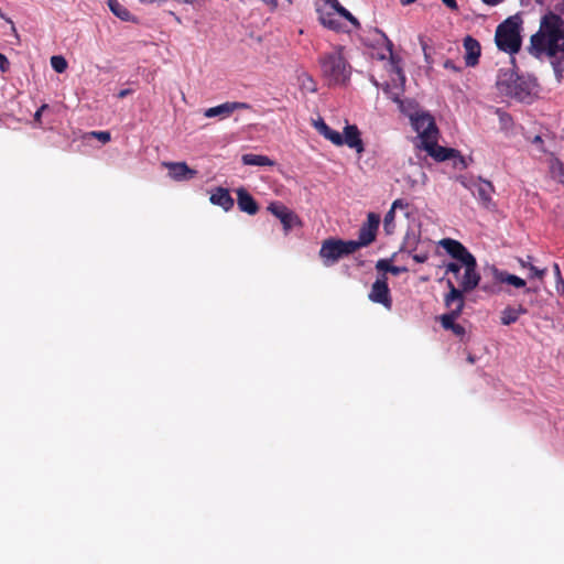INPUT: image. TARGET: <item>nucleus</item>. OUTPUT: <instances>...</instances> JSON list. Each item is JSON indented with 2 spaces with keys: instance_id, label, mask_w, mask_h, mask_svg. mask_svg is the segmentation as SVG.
<instances>
[{
  "instance_id": "53",
  "label": "nucleus",
  "mask_w": 564,
  "mask_h": 564,
  "mask_svg": "<svg viewBox=\"0 0 564 564\" xmlns=\"http://www.w3.org/2000/svg\"><path fill=\"white\" fill-rule=\"evenodd\" d=\"M534 142H542L541 137H540V135H536V137L534 138Z\"/></svg>"
},
{
  "instance_id": "42",
  "label": "nucleus",
  "mask_w": 564,
  "mask_h": 564,
  "mask_svg": "<svg viewBox=\"0 0 564 564\" xmlns=\"http://www.w3.org/2000/svg\"><path fill=\"white\" fill-rule=\"evenodd\" d=\"M412 258L417 263H424L429 259V256L427 253H415Z\"/></svg>"
},
{
  "instance_id": "54",
  "label": "nucleus",
  "mask_w": 564,
  "mask_h": 564,
  "mask_svg": "<svg viewBox=\"0 0 564 564\" xmlns=\"http://www.w3.org/2000/svg\"><path fill=\"white\" fill-rule=\"evenodd\" d=\"M290 3L292 2V0H288Z\"/></svg>"
},
{
  "instance_id": "14",
  "label": "nucleus",
  "mask_w": 564,
  "mask_h": 564,
  "mask_svg": "<svg viewBox=\"0 0 564 564\" xmlns=\"http://www.w3.org/2000/svg\"><path fill=\"white\" fill-rule=\"evenodd\" d=\"M494 193L495 187L489 181L479 178L473 184V194L485 208H491L495 206L492 202Z\"/></svg>"
},
{
  "instance_id": "23",
  "label": "nucleus",
  "mask_w": 564,
  "mask_h": 564,
  "mask_svg": "<svg viewBox=\"0 0 564 564\" xmlns=\"http://www.w3.org/2000/svg\"><path fill=\"white\" fill-rule=\"evenodd\" d=\"M494 278L499 283H507L510 284L517 289H522L525 286V281L521 279L520 276H517L514 274H511L507 271L498 270L497 268H494Z\"/></svg>"
},
{
  "instance_id": "5",
  "label": "nucleus",
  "mask_w": 564,
  "mask_h": 564,
  "mask_svg": "<svg viewBox=\"0 0 564 564\" xmlns=\"http://www.w3.org/2000/svg\"><path fill=\"white\" fill-rule=\"evenodd\" d=\"M357 251L355 240H341L335 238L325 239L322 242L318 256L325 267L334 265L343 257L349 256Z\"/></svg>"
},
{
  "instance_id": "38",
  "label": "nucleus",
  "mask_w": 564,
  "mask_h": 564,
  "mask_svg": "<svg viewBox=\"0 0 564 564\" xmlns=\"http://www.w3.org/2000/svg\"><path fill=\"white\" fill-rule=\"evenodd\" d=\"M443 66L444 68L453 70L455 73L462 72V67L457 66L452 59H446Z\"/></svg>"
},
{
  "instance_id": "22",
  "label": "nucleus",
  "mask_w": 564,
  "mask_h": 564,
  "mask_svg": "<svg viewBox=\"0 0 564 564\" xmlns=\"http://www.w3.org/2000/svg\"><path fill=\"white\" fill-rule=\"evenodd\" d=\"M316 130L319 134H322L325 139L329 140L333 144L340 147L344 144L343 135L333 130L323 119H319L314 123Z\"/></svg>"
},
{
  "instance_id": "4",
  "label": "nucleus",
  "mask_w": 564,
  "mask_h": 564,
  "mask_svg": "<svg viewBox=\"0 0 564 564\" xmlns=\"http://www.w3.org/2000/svg\"><path fill=\"white\" fill-rule=\"evenodd\" d=\"M521 21L518 17H510L497 26L495 42L500 51L510 55L517 54L521 48Z\"/></svg>"
},
{
  "instance_id": "52",
  "label": "nucleus",
  "mask_w": 564,
  "mask_h": 564,
  "mask_svg": "<svg viewBox=\"0 0 564 564\" xmlns=\"http://www.w3.org/2000/svg\"><path fill=\"white\" fill-rule=\"evenodd\" d=\"M402 4H410L414 2L415 0H400Z\"/></svg>"
},
{
  "instance_id": "46",
  "label": "nucleus",
  "mask_w": 564,
  "mask_h": 564,
  "mask_svg": "<svg viewBox=\"0 0 564 564\" xmlns=\"http://www.w3.org/2000/svg\"><path fill=\"white\" fill-rule=\"evenodd\" d=\"M265 4H268L271 10H274L278 7L276 0H262Z\"/></svg>"
},
{
  "instance_id": "18",
  "label": "nucleus",
  "mask_w": 564,
  "mask_h": 564,
  "mask_svg": "<svg viewBox=\"0 0 564 564\" xmlns=\"http://www.w3.org/2000/svg\"><path fill=\"white\" fill-rule=\"evenodd\" d=\"M438 137L421 145L423 150L427 152L436 161L443 162L455 156L456 151L451 148H444L437 144Z\"/></svg>"
},
{
  "instance_id": "13",
  "label": "nucleus",
  "mask_w": 564,
  "mask_h": 564,
  "mask_svg": "<svg viewBox=\"0 0 564 564\" xmlns=\"http://www.w3.org/2000/svg\"><path fill=\"white\" fill-rule=\"evenodd\" d=\"M448 293L444 297V304L448 312L460 315L464 306V291L457 289L451 280H447Z\"/></svg>"
},
{
  "instance_id": "8",
  "label": "nucleus",
  "mask_w": 564,
  "mask_h": 564,
  "mask_svg": "<svg viewBox=\"0 0 564 564\" xmlns=\"http://www.w3.org/2000/svg\"><path fill=\"white\" fill-rule=\"evenodd\" d=\"M268 210L281 221L285 234L301 224L299 216L282 203H271Z\"/></svg>"
},
{
  "instance_id": "12",
  "label": "nucleus",
  "mask_w": 564,
  "mask_h": 564,
  "mask_svg": "<svg viewBox=\"0 0 564 564\" xmlns=\"http://www.w3.org/2000/svg\"><path fill=\"white\" fill-rule=\"evenodd\" d=\"M440 246L455 260L464 263L471 258H475L468 249L458 240L444 238L440 241Z\"/></svg>"
},
{
  "instance_id": "10",
  "label": "nucleus",
  "mask_w": 564,
  "mask_h": 564,
  "mask_svg": "<svg viewBox=\"0 0 564 564\" xmlns=\"http://www.w3.org/2000/svg\"><path fill=\"white\" fill-rule=\"evenodd\" d=\"M462 264L465 268V272L459 283V290L467 293L477 288L480 281V274L477 272L476 258H471Z\"/></svg>"
},
{
  "instance_id": "36",
  "label": "nucleus",
  "mask_w": 564,
  "mask_h": 564,
  "mask_svg": "<svg viewBox=\"0 0 564 564\" xmlns=\"http://www.w3.org/2000/svg\"><path fill=\"white\" fill-rule=\"evenodd\" d=\"M529 270H530V278H538V279H542L546 271L545 269H542V270L538 269L533 264H530Z\"/></svg>"
},
{
  "instance_id": "24",
  "label": "nucleus",
  "mask_w": 564,
  "mask_h": 564,
  "mask_svg": "<svg viewBox=\"0 0 564 564\" xmlns=\"http://www.w3.org/2000/svg\"><path fill=\"white\" fill-rule=\"evenodd\" d=\"M527 308L522 305H519L518 307L508 306L501 312V324L511 325L518 321L520 315L527 314Z\"/></svg>"
},
{
  "instance_id": "30",
  "label": "nucleus",
  "mask_w": 564,
  "mask_h": 564,
  "mask_svg": "<svg viewBox=\"0 0 564 564\" xmlns=\"http://www.w3.org/2000/svg\"><path fill=\"white\" fill-rule=\"evenodd\" d=\"M459 317L458 314L448 312L441 316V325L444 329L451 330L455 324V321Z\"/></svg>"
},
{
  "instance_id": "35",
  "label": "nucleus",
  "mask_w": 564,
  "mask_h": 564,
  "mask_svg": "<svg viewBox=\"0 0 564 564\" xmlns=\"http://www.w3.org/2000/svg\"><path fill=\"white\" fill-rule=\"evenodd\" d=\"M463 267H464V265H463L460 262H449V263L446 265V272H447V273H448V272H452V273H454L455 275H457V274L460 272V270H462V268H463Z\"/></svg>"
},
{
  "instance_id": "7",
  "label": "nucleus",
  "mask_w": 564,
  "mask_h": 564,
  "mask_svg": "<svg viewBox=\"0 0 564 564\" xmlns=\"http://www.w3.org/2000/svg\"><path fill=\"white\" fill-rule=\"evenodd\" d=\"M380 224V216L376 213H369L367 221L359 229L358 240H355L357 250L373 242Z\"/></svg>"
},
{
  "instance_id": "19",
  "label": "nucleus",
  "mask_w": 564,
  "mask_h": 564,
  "mask_svg": "<svg viewBox=\"0 0 564 564\" xmlns=\"http://www.w3.org/2000/svg\"><path fill=\"white\" fill-rule=\"evenodd\" d=\"M238 208L248 215H256L259 210V205L249 192L240 187L236 191Z\"/></svg>"
},
{
  "instance_id": "48",
  "label": "nucleus",
  "mask_w": 564,
  "mask_h": 564,
  "mask_svg": "<svg viewBox=\"0 0 564 564\" xmlns=\"http://www.w3.org/2000/svg\"><path fill=\"white\" fill-rule=\"evenodd\" d=\"M488 6H497L499 4L502 0H482Z\"/></svg>"
},
{
  "instance_id": "27",
  "label": "nucleus",
  "mask_w": 564,
  "mask_h": 564,
  "mask_svg": "<svg viewBox=\"0 0 564 564\" xmlns=\"http://www.w3.org/2000/svg\"><path fill=\"white\" fill-rule=\"evenodd\" d=\"M242 163L252 166H272L274 162L267 155L247 153L243 154Z\"/></svg>"
},
{
  "instance_id": "50",
  "label": "nucleus",
  "mask_w": 564,
  "mask_h": 564,
  "mask_svg": "<svg viewBox=\"0 0 564 564\" xmlns=\"http://www.w3.org/2000/svg\"><path fill=\"white\" fill-rule=\"evenodd\" d=\"M520 264H521L522 268H529L531 263L527 262L524 260H520Z\"/></svg>"
},
{
  "instance_id": "15",
  "label": "nucleus",
  "mask_w": 564,
  "mask_h": 564,
  "mask_svg": "<svg viewBox=\"0 0 564 564\" xmlns=\"http://www.w3.org/2000/svg\"><path fill=\"white\" fill-rule=\"evenodd\" d=\"M163 165L169 170L170 177L177 182L192 180L197 174L185 162H164Z\"/></svg>"
},
{
  "instance_id": "20",
  "label": "nucleus",
  "mask_w": 564,
  "mask_h": 564,
  "mask_svg": "<svg viewBox=\"0 0 564 564\" xmlns=\"http://www.w3.org/2000/svg\"><path fill=\"white\" fill-rule=\"evenodd\" d=\"M209 200L213 205H217L221 207L225 212H229L235 204L234 198L230 196V193L227 188L216 187L209 197Z\"/></svg>"
},
{
  "instance_id": "2",
  "label": "nucleus",
  "mask_w": 564,
  "mask_h": 564,
  "mask_svg": "<svg viewBox=\"0 0 564 564\" xmlns=\"http://www.w3.org/2000/svg\"><path fill=\"white\" fill-rule=\"evenodd\" d=\"M343 51V46H336L318 58L322 77L328 86L344 85L349 79L350 66Z\"/></svg>"
},
{
  "instance_id": "33",
  "label": "nucleus",
  "mask_w": 564,
  "mask_h": 564,
  "mask_svg": "<svg viewBox=\"0 0 564 564\" xmlns=\"http://www.w3.org/2000/svg\"><path fill=\"white\" fill-rule=\"evenodd\" d=\"M417 242H419V238L414 234L410 235L408 232L405 238H404V241H403V245H402V249L406 248L410 251H413V250H415Z\"/></svg>"
},
{
  "instance_id": "40",
  "label": "nucleus",
  "mask_w": 564,
  "mask_h": 564,
  "mask_svg": "<svg viewBox=\"0 0 564 564\" xmlns=\"http://www.w3.org/2000/svg\"><path fill=\"white\" fill-rule=\"evenodd\" d=\"M451 330L458 337H463L466 333L465 327L457 323L454 324Z\"/></svg>"
},
{
  "instance_id": "41",
  "label": "nucleus",
  "mask_w": 564,
  "mask_h": 564,
  "mask_svg": "<svg viewBox=\"0 0 564 564\" xmlns=\"http://www.w3.org/2000/svg\"><path fill=\"white\" fill-rule=\"evenodd\" d=\"M406 271H408V269L405 267L390 265V269H389V272L392 273L393 275H399Z\"/></svg>"
},
{
  "instance_id": "3",
  "label": "nucleus",
  "mask_w": 564,
  "mask_h": 564,
  "mask_svg": "<svg viewBox=\"0 0 564 564\" xmlns=\"http://www.w3.org/2000/svg\"><path fill=\"white\" fill-rule=\"evenodd\" d=\"M496 85L501 94L520 101H524L531 96V83L514 72L513 58L508 67L499 69Z\"/></svg>"
},
{
  "instance_id": "9",
  "label": "nucleus",
  "mask_w": 564,
  "mask_h": 564,
  "mask_svg": "<svg viewBox=\"0 0 564 564\" xmlns=\"http://www.w3.org/2000/svg\"><path fill=\"white\" fill-rule=\"evenodd\" d=\"M369 300L373 303L382 304L388 310L392 307L390 290L384 274L381 278H378L372 284L369 293Z\"/></svg>"
},
{
  "instance_id": "21",
  "label": "nucleus",
  "mask_w": 564,
  "mask_h": 564,
  "mask_svg": "<svg viewBox=\"0 0 564 564\" xmlns=\"http://www.w3.org/2000/svg\"><path fill=\"white\" fill-rule=\"evenodd\" d=\"M344 132V144H347L349 148L355 149L358 153H361L364 151V143L357 126L348 124L345 127Z\"/></svg>"
},
{
  "instance_id": "39",
  "label": "nucleus",
  "mask_w": 564,
  "mask_h": 564,
  "mask_svg": "<svg viewBox=\"0 0 564 564\" xmlns=\"http://www.w3.org/2000/svg\"><path fill=\"white\" fill-rule=\"evenodd\" d=\"M10 68V62L6 55L0 53V70L6 73Z\"/></svg>"
},
{
  "instance_id": "32",
  "label": "nucleus",
  "mask_w": 564,
  "mask_h": 564,
  "mask_svg": "<svg viewBox=\"0 0 564 564\" xmlns=\"http://www.w3.org/2000/svg\"><path fill=\"white\" fill-rule=\"evenodd\" d=\"M394 217H395V213H394L393 208H390V210L386 214L384 219H383V228L388 235L393 232Z\"/></svg>"
},
{
  "instance_id": "45",
  "label": "nucleus",
  "mask_w": 564,
  "mask_h": 564,
  "mask_svg": "<svg viewBox=\"0 0 564 564\" xmlns=\"http://www.w3.org/2000/svg\"><path fill=\"white\" fill-rule=\"evenodd\" d=\"M132 93L131 89H122L118 93V98L122 99Z\"/></svg>"
},
{
  "instance_id": "11",
  "label": "nucleus",
  "mask_w": 564,
  "mask_h": 564,
  "mask_svg": "<svg viewBox=\"0 0 564 564\" xmlns=\"http://www.w3.org/2000/svg\"><path fill=\"white\" fill-rule=\"evenodd\" d=\"M251 106L247 102L240 101H227L221 105L210 107L204 111V116L206 118H215L219 117L220 119H225L231 116V113L236 110L250 109Z\"/></svg>"
},
{
  "instance_id": "37",
  "label": "nucleus",
  "mask_w": 564,
  "mask_h": 564,
  "mask_svg": "<svg viewBox=\"0 0 564 564\" xmlns=\"http://www.w3.org/2000/svg\"><path fill=\"white\" fill-rule=\"evenodd\" d=\"M390 261L388 259H380L376 263V269L383 272H389Z\"/></svg>"
},
{
  "instance_id": "6",
  "label": "nucleus",
  "mask_w": 564,
  "mask_h": 564,
  "mask_svg": "<svg viewBox=\"0 0 564 564\" xmlns=\"http://www.w3.org/2000/svg\"><path fill=\"white\" fill-rule=\"evenodd\" d=\"M413 129L421 139V145L438 137V129L434 118L427 112H415L410 115Z\"/></svg>"
},
{
  "instance_id": "51",
  "label": "nucleus",
  "mask_w": 564,
  "mask_h": 564,
  "mask_svg": "<svg viewBox=\"0 0 564 564\" xmlns=\"http://www.w3.org/2000/svg\"><path fill=\"white\" fill-rule=\"evenodd\" d=\"M467 360H468V362L474 364L475 362V357L473 355H469L467 357Z\"/></svg>"
},
{
  "instance_id": "43",
  "label": "nucleus",
  "mask_w": 564,
  "mask_h": 564,
  "mask_svg": "<svg viewBox=\"0 0 564 564\" xmlns=\"http://www.w3.org/2000/svg\"><path fill=\"white\" fill-rule=\"evenodd\" d=\"M442 2L452 10H457L458 4L456 0H442Z\"/></svg>"
},
{
  "instance_id": "49",
  "label": "nucleus",
  "mask_w": 564,
  "mask_h": 564,
  "mask_svg": "<svg viewBox=\"0 0 564 564\" xmlns=\"http://www.w3.org/2000/svg\"><path fill=\"white\" fill-rule=\"evenodd\" d=\"M401 204H402V202L400 199H397L393 202L391 208H393V210H394L397 207L401 206Z\"/></svg>"
},
{
  "instance_id": "26",
  "label": "nucleus",
  "mask_w": 564,
  "mask_h": 564,
  "mask_svg": "<svg viewBox=\"0 0 564 564\" xmlns=\"http://www.w3.org/2000/svg\"><path fill=\"white\" fill-rule=\"evenodd\" d=\"M109 10L120 20L129 22L133 21L131 12L118 0H107Z\"/></svg>"
},
{
  "instance_id": "31",
  "label": "nucleus",
  "mask_w": 564,
  "mask_h": 564,
  "mask_svg": "<svg viewBox=\"0 0 564 564\" xmlns=\"http://www.w3.org/2000/svg\"><path fill=\"white\" fill-rule=\"evenodd\" d=\"M51 65L56 73H63L67 68L66 59L61 55H55L51 57Z\"/></svg>"
},
{
  "instance_id": "47",
  "label": "nucleus",
  "mask_w": 564,
  "mask_h": 564,
  "mask_svg": "<svg viewBox=\"0 0 564 564\" xmlns=\"http://www.w3.org/2000/svg\"><path fill=\"white\" fill-rule=\"evenodd\" d=\"M45 108H47V105H43V106H42V107H41V108L35 112V115H34V119H35L36 121H39V120H40V118H41V113H42V111H43Z\"/></svg>"
},
{
  "instance_id": "28",
  "label": "nucleus",
  "mask_w": 564,
  "mask_h": 564,
  "mask_svg": "<svg viewBox=\"0 0 564 564\" xmlns=\"http://www.w3.org/2000/svg\"><path fill=\"white\" fill-rule=\"evenodd\" d=\"M327 3L330 4V9L334 10L335 15L338 14L339 17L346 19L347 21H349L356 28L360 26L359 21L347 9H345L338 2V0H327Z\"/></svg>"
},
{
  "instance_id": "34",
  "label": "nucleus",
  "mask_w": 564,
  "mask_h": 564,
  "mask_svg": "<svg viewBox=\"0 0 564 564\" xmlns=\"http://www.w3.org/2000/svg\"><path fill=\"white\" fill-rule=\"evenodd\" d=\"M91 135L101 141L102 143H107L110 141V133L108 131H93Z\"/></svg>"
},
{
  "instance_id": "17",
  "label": "nucleus",
  "mask_w": 564,
  "mask_h": 564,
  "mask_svg": "<svg viewBox=\"0 0 564 564\" xmlns=\"http://www.w3.org/2000/svg\"><path fill=\"white\" fill-rule=\"evenodd\" d=\"M318 20L319 22L327 29L339 31L341 28V23L338 19H336L335 12L330 9V4L327 3V0L323 2V4L318 6L317 9Z\"/></svg>"
},
{
  "instance_id": "44",
  "label": "nucleus",
  "mask_w": 564,
  "mask_h": 564,
  "mask_svg": "<svg viewBox=\"0 0 564 564\" xmlns=\"http://www.w3.org/2000/svg\"><path fill=\"white\" fill-rule=\"evenodd\" d=\"M553 269H554V273H555L556 278L558 279V281H561V283H563L558 264L554 263Z\"/></svg>"
},
{
  "instance_id": "25",
  "label": "nucleus",
  "mask_w": 564,
  "mask_h": 564,
  "mask_svg": "<svg viewBox=\"0 0 564 564\" xmlns=\"http://www.w3.org/2000/svg\"><path fill=\"white\" fill-rule=\"evenodd\" d=\"M382 90L389 99L399 105V109L402 112L406 111L404 107V101L401 99L402 88L400 86L387 83L386 85L382 86Z\"/></svg>"
},
{
  "instance_id": "29",
  "label": "nucleus",
  "mask_w": 564,
  "mask_h": 564,
  "mask_svg": "<svg viewBox=\"0 0 564 564\" xmlns=\"http://www.w3.org/2000/svg\"><path fill=\"white\" fill-rule=\"evenodd\" d=\"M376 35L378 36L377 43L384 45V52L379 54L380 59H384L387 55L392 56L393 54V43L389 40V37L383 33L382 31L376 29L375 30Z\"/></svg>"
},
{
  "instance_id": "16",
  "label": "nucleus",
  "mask_w": 564,
  "mask_h": 564,
  "mask_svg": "<svg viewBox=\"0 0 564 564\" xmlns=\"http://www.w3.org/2000/svg\"><path fill=\"white\" fill-rule=\"evenodd\" d=\"M463 46L465 50V64L468 67H475L479 63V57L481 54L480 43L470 35H467L463 41Z\"/></svg>"
},
{
  "instance_id": "1",
  "label": "nucleus",
  "mask_w": 564,
  "mask_h": 564,
  "mask_svg": "<svg viewBox=\"0 0 564 564\" xmlns=\"http://www.w3.org/2000/svg\"><path fill=\"white\" fill-rule=\"evenodd\" d=\"M530 52L539 57L564 55V20L554 12H547L541 19L539 31L531 36Z\"/></svg>"
}]
</instances>
